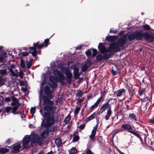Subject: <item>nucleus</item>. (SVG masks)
<instances>
[{"label": "nucleus", "instance_id": "nucleus-1", "mask_svg": "<svg viewBox=\"0 0 154 154\" xmlns=\"http://www.w3.org/2000/svg\"><path fill=\"white\" fill-rule=\"evenodd\" d=\"M114 37L113 36H106V40L107 41L112 42V43L109 45V47H105L102 43L99 44L98 48L100 51L102 53L106 52H111L112 51L117 52L120 49V47H123L125 42L124 38H121L118 40L117 43L114 42Z\"/></svg>", "mask_w": 154, "mask_h": 154}, {"label": "nucleus", "instance_id": "nucleus-2", "mask_svg": "<svg viewBox=\"0 0 154 154\" xmlns=\"http://www.w3.org/2000/svg\"><path fill=\"white\" fill-rule=\"evenodd\" d=\"M56 109V107L55 106L46 105L44 106V110L47 111V112L43 114L42 109H41L39 111L41 115L43 117L45 116L46 120L45 124H44V120L42 121L41 124L42 125H44L46 128H48L51 127L53 124L54 122V119L53 116Z\"/></svg>", "mask_w": 154, "mask_h": 154}, {"label": "nucleus", "instance_id": "nucleus-3", "mask_svg": "<svg viewBox=\"0 0 154 154\" xmlns=\"http://www.w3.org/2000/svg\"><path fill=\"white\" fill-rule=\"evenodd\" d=\"M32 141L31 144H41L42 143L43 140L42 138H40L38 135L35 134H33L31 135H26L25 136L23 140V146L25 148H28L29 146V142Z\"/></svg>", "mask_w": 154, "mask_h": 154}, {"label": "nucleus", "instance_id": "nucleus-4", "mask_svg": "<svg viewBox=\"0 0 154 154\" xmlns=\"http://www.w3.org/2000/svg\"><path fill=\"white\" fill-rule=\"evenodd\" d=\"M110 100V99H109L107 102L102 104L100 107V109L103 110V111L106 109H107L106 115L104 117L106 120L109 119L112 113V111L111 110V106L109 103V102Z\"/></svg>", "mask_w": 154, "mask_h": 154}, {"label": "nucleus", "instance_id": "nucleus-5", "mask_svg": "<svg viewBox=\"0 0 154 154\" xmlns=\"http://www.w3.org/2000/svg\"><path fill=\"white\" fill-rule=\"evenodd\" d=\"M60 69L62 72H64L66 75L67 77L66 80L68 81H71L72 75L69 71V68L65 66H62L60 68Z\"/></svg>", "mask_w": 154, "mask_h": 154}, {"label": "nucleus", "instance_id": "nucleus-6", "mask_svg": "<svg viewBox=\"0 0 154 154\" xmlns=\"http://www.w3.org/2000/svg\"><path fill=\"white\" fill-rule=\"evenodd\" d=\"M11 98L13 102L11 103V105L13 106L12 108L11 112L14 114H16V113L15 112L20 106V103L18 102L17 99L16 98L11 97Z\"/></svg>", "mask_w": 154, "mask_h": 154}, {"label": "nucleus", "instance_id": "nucleus-7", "mask_svg": "<svg viewBox=\"0 0 154 154\" xmlns=\"http://www.w3.org/2000/svg\"><path fill=\"white\" fill-rule=\"evenodd\" d=\"M53 72L55 76L58 77L59 82L61 83H63L65 79V77L63 74L56 69L53 70Z\"/></svg>", "mask_w": 154, "mask_h": 154}, {"label": "nucleus", "instance_id": "nucleus-8", "mask_svg": "<svg viewBox=\"0 0 154 154\" xmlns=\"http://www.w3.org/2000/svg\"><path fill=\"white\" fill-rule=\"evenodd\" d=\"M135 39L137 40H142L143 38V33L142 31H139L134 32Z\"/></svg>", "mask_w": 154, "mask_h": 154}, {"label": "nucleus", "instance_id": "nucleus-9", "mask_svg": "<svg viewBox=\"0 0 154 154\" xmlns=\"http://www.w3.org/2000/svg\"><path fill=\"white\" fill-rule=\"evenodd\" d=\"M49 79L51 84H50L51 86L52 87H57V84L56 82H57V79L53 75H50L49 76Z\"/></svg>", "mask_w": 154, "mask_h": 154}, {"label": "nucleus", "instance_id": "nucleus-10", "mask_svg": "<svg viewBox=\"0 0 154 154\" xmlns=\"http://www.w3.org/2000/svg\"><path fill=\"white\" fill-rule=\"evenodd\" d=\"M38 44H39V42H38L36 43H34L33 44L34 47H30L29 48L30 50L33 51L32 52V55L34 56H35L36 55L37 53V51H36L37 47L38 46Z\"/></svg>", "mask_w": 154, "mask_h": 154}, {"label": "nucleus", "instance_id": "nucleus-11", "mask_svg": "<svg viewBox=\"0 0 154 154\" xmlns=\"http://www.w3.org/2000/svg\"><path fill=\"white\" fill-rule=\"evenodd\" d=\"M97 127V125L94 127L93 129L91 131V134L89 136L90 138L93 141L95 140L94 137L96 132Z\"/></svg>", "mask_w": 154, "mask_h": 154}, {"label": "nucleus", "instance_id": "nucleus-12", "mask_svg": "<svg viewBox=\"0 0 154 154\" xmlns=\"http://www.w3.org/2000/svg\"><path fill=\"white\" fill-rule=\"evenodd\" d=\"M21 142H20L18 143L14 144L13 146V149L14 152H17L20 150V148Z\"/></svg>", "mask_w": 154, "mask_h": 154}, {"label": "nucleus", "instance_id": "nucleus-13", "mask_svg": "<svg viewBox=\"0 0 154 154\" xmlns=\"http://www.w3.org/2000/svg\"><path fill=\"white\" fill-rule=\"evenodd\" d=\"M125 93V91L123 89H122L117 91L116 94L117 97H120L124 95Z\"/></svg>", "mask_w": 154, "mask_h": 154}, {"label": "nucleus", "instance_id": "nucleus-14", "mask_svg": "<svg viewBox=\"0 0 154 154\" xmlns=\"http://www.w3.org/2000/svg\"><path fill=\"white\" fill-rule=\"evenodd\" d=\"M71 68H73L74 71L73 72L74 76L75 78H77L79 77V69L78 67H75L73 68L72 66H71Z\"/></svg>", "mask_w": 154, "mask_h": 154}, {"label": "nucleus", "instance_id": "nucleus-15", "mask_svg": "<svg viewBox=\"0 0 154 154\" xmlns=\"http://www.w3.org/2000/svg\"><path fill=\"white\" fill-rule=\"evenodd\" d=\"M122 127L123 129L127 130L128 132H129V131H131L132 129V128L131 125L128 124H123Z\"/></svg>", "mask_w": 154, "mask_h": 154}, {"label": "nucleus", "instance_id": "nucleus-16", "mask_svg": "<svg viewBox=\"0 0 154 154\" xmlns=\"http://www.w3.org/2000/svg\"><path fill=\"white\" fill-rule=\"evenodd\" d=\"M45 93L50 98H51V92L50 91V88L48 86H46L44 89Z\"/></svg>", "mask_w": 154, "mask_h": 154}, {"label": "nucleus", "instance_id": "nucleus-17", "mask_svg": "<svg viewBox=\"0 0 154 154\" xmlns=\"http://www.w3.org/2000/svg\"><path fill=\"white\" fill-rule=\"evenodd\" d=\"M102 99V97H99L95 103L92 105L90 108V109H92L94 108L97 106L100 103Z\"/></svg>", "mask_w": 154, "mask_h": 154}, {"label": "nucleus", "instance_id": "nucleus-18", "mask_svg": "<svg viewBox=\"0 0 154 154\" xmlns=\"http://www.w3.org/2000/svg\"><path fill=\"white\" fill-rule=\"evenodd\" d=\"M5 66L4 64H2L0 66V74L3 75L6 73V71Z\"/></svg>", "mask_w": 154, "mask_h": 154}, {"label": "nucleus", "instance_id": "nucleus-19", "mask_svg": "<svg viewBox=\"0 0 154 154\" xmlns=\"http://www.w3.org/2000/svg\"><path fill=\"white\" fill-rule=\"evenodd\" d=\"M49 135V132L48 130H45L43 131L42 133L41 136L43 138H46L48 137Z\"/></svg>", "mask_w": 154, "mask_h": 154}, {"label": "nucleus", "instance_id": "nucleus-20", "mask_svg": "<svg viewBox=\"0 0 154 154\" xmlns=\"http://www.w3.org/2000/svg\"><path fill=\"white\" fill-rule=\"evenodd\" d=\"M55 143L57 146H60L62 143V141L60 138H57L55 140Z\"/></svg>", "mask_w": 154, "mask_h": 154}, {"label": "nucleus", "instance_id": "nucleus-21", "mask_svg": "<svg viewBox=\"0 0 154 154\" xmlns=\"http://www.w3.org/2000/svg\"><path fill=\"white\" fill-rule=\"evenodd\" d=\"M151 35L148 33L145 32L143 33V38H144L146 40H149L150 38Z\"/></svg>", "mask_w": 154, "mask_h": 154}, {"label": "nucleus", "instance_id": "nucleus-22", "mask_svg": "<svg viewBox=\"0 0 154 154\" xmlns=\"http://www.w3.org/2000/svg\"><path fill=\"white\" fill-rule=\"evenodd\" d=\"M44 101V103H45L46 102L48 104L52 106L54 104V102L51 100H49L48 99H45V97H44L43 98Z\"/></svg>", "mask_w": 154, "mask_h": 154}, {"label": "nucleus", "instance_id": "nucleus-23", "mask_svg": "<svg viewBox=\"0 0 154 154\" xmlns=\"http://www.w3.org/2000/svg\"><path fill=\"white\" fill-rule=\"evenodd\" d=\"M69 152L70 154H74L77 152V149L75 147H73L69 150Z\"/></svg>", "mask_w": 154, "mask_h": 154}, {"label": "nucleus", "instance_id": "nucleus-24", "mask_svg": "<svg viewBox=\"0 0 154 154\" xmlns=\"http://www.w3.org/2000/svg\"><path fill=\"white\" fill-rule=\"evenodd\" d=\"M128 38L130 41H132L135 39V33L131 34L128 36Z\"/></svg>", "mask_w": 154, "mask_h": 154}, {"label": "nucleus", "instance_id": "nucleus-25", "mask_svg": "<svg viewBox=\"0 0 154 154\" xmlns=\"http://www.w3.org/2000/svg\"><path fill=\"white\" fill-rule=\"evenodd\" d=\"M129 117L134 120L135 121H137V117L133 113H130L129 115Z\"/></svg>", "mask_w": 154, "mask_h": 154}, {"label": "nucleus", "instance_id": "nucleus-26", "mask_svg": "<svg viewBox=\"0 0 154 154\" xmlns=\"http://www.w3.org/2000/svg\"><path fill=\"white\" fill-rule=\"evenodd\" d=\"M129 132L133 134V135L136 136L137 137H140L139 134L136 132L134 130H133V129L131 131H129Z\"/></svg>", "mask_w": 154, "mask_h": 154}, {"label": "nucleus", "instance_id": "nucleus-27", "mask_svg": "<svg viewBox=\"0 0 154 154\" xmlns=\"http://www.w3.org/2000/svg\"><path fill=\"white\" fill-rule=\"evenodd\" d=\"M95 114L93 113L87 118V121H90L94 118Z\"/></svg>", "mask_w": 154, "mask_h": 154}, {"label": "nucleus", "instance_id": "nucleus-28", "mask_svg": "<svg viewBox=\"0 0 154 154\" xmlns=\"http://www.w3.org/2000/svg\"><path fill=\"white\" fill-rule=\"evenodd\" d=\"M103 59V56L101 54H99L96 56V59L98 61H100Z\"/></svg>", "mask_w": 154, "mask_h": 154}, {"label": "nucleus", "instance_id": "nucleus-29", "mask_svg": "<svg viewBox=\"0 0 154 154\" xmlns=\"http://www.w3.org/2000/svg\"><path fill=\"white\" fill-rule=\"evenodd\" d=\"M83 95V93L81 91H77L76 94V96L79 97H81Z\"/></svg>", "mask_w": 154, "mask_h": 154}, {"label": "nucleus", "instance_id": "nucleus-30", "mask_svg": "<svg viewBox=\"0 0 154 154\" xmlns=\"http://www.w3.org/2000/svg\"><path fill=\"white\" fill-rule=\"evenodd\" d=\"M80 109V108L79 107H76L75 109L74 112L75 114L77 115Z\"/></svg>", "mask_w": 154, "mask_h": 154}, {"label": "nucleus", "instance_id": "nucleus-31", "mask_svg": "<svg viewBox=\"0 0 154 154\" xmlns=\"http://www.w3.org/2000/svg\"><path fill=\"white\" fill-rule=\"evenodd\" d=\"M79 137L78 135H75L73 137L72 141L73 142H75L79 140Z\"/></svg>", "mask_w": 154, "mask_h": 154}, {"label": "nucleus", "instance_id": "nucleus-32", "mask_svg": "<svg viewBox=\"0 0 154 154\" xmlns=\"http://www.w3.org/2000/svg\"><path fill=\"white\" fill-rule=\"evenodd\" d=\"M10 72L12 76H14L16 77H17L18 76L17 72H15L13 70H11Z\"/></svg>", "mask_w": 154, "mask_h": 154}, {"label": "nucleus", "instance_id": "nucleus-33", "mask_svg": "<svg viewBox=\"0 0 154 154\" xmlns=\"http://www.w3.org/2000/svg\"><path fill=\"white\" fill-rule=\"evenodd\" d=\"M85 53L87 57H91V51L90 50H88L85 52Z\"/></svg>", "mask_w": 154, "mask_h": 154}, {"label": "nucleus", "instance_id": "nucleus-34", "mask_svg": "<svg viewBox=\"0 0 154 154\" xmlns=\"http://www.w3.org/2000/svg\"><path fill=\"white\" fill-rule=\"evenodd\" d=\"M71 119L70 115H68L64 120V122H66L70 121Z\"/></svg>", "mask_w": 154, "mask_h": 154}, {"label": "nucleus", "instance_id": "nucleus-35", "mask_svg": "<svg viewBox=\"0 0 154 154\" xmlns=\"http://www.w3.org/2000/svg\"><path fill=\"white\" fill-rule=\"evenodd\" d=\"M32 62L31 60L29 62L27 63L26 64L27 67L28 69L30 68L32 66Z\"/></svg>", "mask_w": 154, "mask_h": 154}, {"label": "nucleus", "instance_id": "nucleus-36", "mask_svg": "<svg viewBox=\"0 0 154 154\" xmlns=\"http://www.w3.org/2000/svg\"><path fill=\"white\" fill-rule=\"evenodd\" d=\"M35 107H32L30 109V111L32 115H33L35 112Z\"/></svg>", "mask_w": 154, "mask_h": 154}, {"label": "nucleus", "instance_id": "nucleus-37", "mask_svg": "<svg viewBox=\"0 0 154 154\" xmlns=\"http://www.w3.org/2000/svg\"><path fill=\"white\" fill-rule=\"evenodd\" d=\"M91 60L90 59H87L85 62V65H86L88 66H90L91 64Z\"/></svg>", "mask_w": 154, "mask_h": 154}, {"label": "nucleus", "instance_id": "nucleus-38", "mask_svg": "<svg viewBox=\"0 0 154 154\" xmlns=\"http://www.w3.org/2000/svg\"><path fill=\"white\" fill-rule=\"evenodd\" d=\"M88 66L86 65H83L82 67V70L84 72H85L88 69Z\"/></svg>", "mask_w": 154, "mask_h": 154}, {"label": "nucleus", "instance_id": "nucleus-39", "mask_svg": "<svg viewBox=\"0 0 154 154\" xmlns=\"http://www.w3.org/2000/svg\"><path fill=\"white\" fill-rule=\"evenodd\" d=\"M20 66L22 68H24L25 67V64L23 60H20Z\"/></svg>", "mask_w": 154, "mask_h": 154}, {"label": "nucleus", "instance_id": "nucleus-40", "mask_svg": "<svg viewBox=\"0 0 154 154\" xmlns=\"http://www.w3.org/2000/svg\"><path fill=\"white\" fill-rule=\"evenodd\" d=\"M1 152L3 153H6L8 151V149L6 148H2L1 149Z\"/></svg>", "mask_w": 154, "mask_h": 154}, {"label": "nucleus", "instance_id": "nucleus-41", "mask_svg": "<svg viewBox=\"0 0 154 154\" xmlns=\"http://www.w3.org/2000/svg\"><path fill=\"white\" fill-rule=\"evenodd\" d=\"M103 59H107L109 57V55L107 53L103 55Z\"/></svg>", "mask_w": 154, "mask_h": 154}, {"label": "nucleus", "instance_id": "nucleus-42", "mask_svg": "<svg viewBox=\"0 0 154 154\" xmlns=\"http://www.w3.org/2000/svg\"><path fill=\"white\" fill-rule=\"evenodd\" d=\"M93 54H92V56L93 57H94L97 53V50L95 49H93L92 50Z\"/></svg>", "mask_w": 154, "mask_h": 154}, {"label": "nucleus", "instance_id": "nucleus-43", "mask_svg": "<svg viewBox=\"0 0 154 154\" xmlns=\"http://www.w3.org/2000/svg\"><path fill=\"white\" fill-rule=\"evenodd\" d=\"M85 124H84L80 125V126L78 127V128L81 130H83L84 128L85 127Z\"/></svg>", "mask_w": 154, "mask_h": 154}, {"label": "nucleus", "instance_id": "nucleus-44", "mask_svg": "<svg viewBox=\"0 0 154 154\" xmlns=\"http://www.w3.org/2000/svg\"><path fill=\"white\" fill-rule=\"evenodd\" d=\"M143 27L145 29L147 30H150V26L146 24L143 26Z\"/></svg>", "mask_w": 154, "mask_h": 154}, {"label": "nucleus", "instance_id": "nucleus-45", "mask_svg": "<svg viewBox=\"0 0 154 154\" xmlns=\"http://www.w3.org/2000/svg\"><path fill=\"white\" fill-rule=\"evenodd\" d=\"M18 76H19L20 78H22L23 76V73L22 72H17Z\"/></svg>", "mask_w": 154, "mask_h": 154}, {"label": "nucleus", "instance_id": "nucleus-46", "mask_svg": "<svg viewBox=\"0 0 154 154\" xmlns=\"http://www.w3.org/2000/svg\"><path fill=\"white\" fill-rule=\"evenodd\" d=\"M49 41L48 39H45L44 41V43L45 44V46L47 47L48 45V43H49Z\"/></svg>", "mask_w": 154, "mask_h": 154}, {"label": "nucleus", "instance_id": "nucleus-47", "mask_svg": "<svg viewBox=\"0 0 154 154\" xmlns=\"http://www.w3.org/2000/svg\"><path fill=\"white\" fill-rule=\"evenodd\" d=\"M11 107H7L6 108L5 110L8 113L10 112V111H11Z\"/></svg>", "mask_w": 154, "mask_h": 154}, {"label": "nucleus", "instance_id": "nucleus-48", "mask_svg": "<svg viewBox=\"0 0 154 154\" xmlns=\"http://www.w3.org/2000/svg\"><path fill=\"white\" fill-rule=\"evenodd\" d=\"M112 72L113 75H114L119 73V71L118 70L117 71H115L114 70H112Z\"/></svg>", "mask_w": 154, "mask_h": 154}, {"label": "nucleus", "instance_id": "nucleus-49", "mask_svg": "<svg viewBox=\"0 0 154 154\" xmlns=\"http://www.w3.org/2000/svg\"><path fill=\"white\" fill-rule=\"evenodd\" d=\"M122 129H118L116 130H114L113 131V133L115 134H116L117 133L122 131Z\"/></svg>", "mask_w": 154, "mask_h": 154}, {"label": "nucleus", "instance_id": "nucleus-50", "mask_svg": "<svg viewBox=\"0 0 154 154\" xmlns=\"http://www.w3.org/2000/svg\"><path fill=\"white\" fill-rule=\"evenodd\" d=\"M86 152L87 154H94L93 152L89 149H88L86 150Z\"/></svg>", "mask_w": 154, "mask_h": 154}, {"label": "nucleus", "instance_id": "nucleus-51", "mask_svg": "<svg viewBox=\"0 0 154 154\" xmlns=\"http://www.w3.org/2000/svg\"><path fill=\"white\" fill-rule=\"evenodd\" d=\"M43 43L42 44H40L39 45L38 44L37 47V48L38 49H40L41 48H42L43 47Z\"/></svg>", "mask_w": 154, "mask_h": 154}, {"label": "nucleus", "instance_id": "nucleus-52", "mask_svg": "<svg viewBox=\"0 0 154 154\" xmlns=\"http://www.w3.org/2000/svg\"><path fill=\"white\" fill-rule=\"evenodd\" d=\"M22 55L24 56H26L28 55V53L26 52L22 51L21 52Z\"/></svg>", "mask_w": 154, "mask_h": 154}, {"label": "nucleus", "instance_id": "nucleus-53", "mask_svg": "<svg viewBox=\"0 0 154 154\" xmlns=\"http://www.w3.org/2000/svg\"><path fill=\"white\" fill-rule=\"evenodd\" d=\"M43 85L44 84V82H42V84H41V89H40V95L41 96V95H42V90H43V88H42V85Z\"/></svg>", "mask_w": 154, "mask_h": 154}, {"label": "nucleus", "instance_id": "nucleus-54", "mask_svg": "<svg viewBox=\"0 0 154 154\" xmlns=\"http://www.w3.org/2000/svg\"><path fill=\"white\" fill-rule=\"evenodd\" d=\"M149 122L154 124V116L149 120Z\"/></svg>", "mask_w": 154, "mask_h": 154}, {"label": "nucleus", "instance_id": "nucleus-55", "mask_svg": "<svg viewBox=\"0 0 154 154\" xmlns=\"http://www.w3.org/2000/svg\"><path fill=\"white\" fill-rule=\"evenodd\" d=\"M5 100L7 102H8L9 101H11V99L10 97H8L6 98L5 99Z\"/></svg>", "mask_w": 154, "mask_h": 154}, {"label": "nucleus", "instance_id": "nucleus-56", "mask_svg": "<svg viewBox=\"0 0 154 154\" xmlns=\"http://www.w3.org/2000/svg\"><path fill=\"white\" fill-rule=\"evenodd\" d=\"M4 61V59L3 57H0V62H3Z\"/></svg>", "mask_w": 154, "mask_h": 154}, {"label": "nucleus", "instance_id": "nucleus-57", "mask_svg": "<svg viewBox=\"0 0 154 154\" xmlns=\"http://www.w3.org/2000/svg\"><path fill=\"white\" fill-rule=\"evenodd\" d=\"M83 100L82 99H79L78 100V102L79 103H81L83 101Z\"/></svg>", "mask_w": 154, "mask_h": 154}, {"label": "nucleus", "instance_id": "nucleus-58", "mask_svg": "<svg viewBox=\"0 0 154 154\" xmlns=\"http://www.w3.org/2000/svg\"><path fill=\"white\" fill-rule=\"evenodd\" d=\"M143 91H141V92H140V96H142V95H143Z\"/></svg>", "mask_w": 154, "mask_h": 154}, {"label": "nucleus", "instance_id": "nucleus-59", "mask_svg": "<svg viewBox=\"0 0 154 154\" xmlns=\"http://www.w3.org/2000/svg\"><path fill=\"white\" fill-rule=\"evenodd\" d=\"M52 151L50 152L47 153L46 154H52Z\"/></svg>", "mask_w": 154, "mask_h": 154}, {"label": "nucleus", "instance_id": "nucleus-60", "mask_svg": "<svg viewBox=\"0 0 154 154\" xmlns=\"http://www.w3.org/2000/svg\"><path fill=\"white\" fill-rule=\"evenodd\" d=\"M81 47H78L76 48V49L79 50L81 49Z\"/></svg>", "mask_w": 154, "mask_h": 154}, {"label": "nucleus", "instance_id": "nucleus-61", "mask_svg": "<svg viewBox=\"0 0 154 154\" xmlns=\"http://www.w3.org/2000/svg\"><path fill=\"white\" fill-rule=\"evenodd\" d=\"M23 82H24V81H20V83L21 84H23Z\"/></svg>", "mask_w": 154, "mask_h": 154}, {"label": "nucleus", "instance_id": "nucleus-62", "mask_svg": "<svg viewBox=\"0 0 154 154\" xmlns=\"http://www.w3.org/2000/svg\"><path fill=\"white\" fill-rule=\"evenodd\" d=\"M2 48H3L2 47L0 46V50H1V49H2Z\"/></svg>", "mask_w": 154, "mask_h": 154}, {"label": "nucleus", "instance_id": "nucleus-63", "mask_svg": "<svg viewBox=\"0 0 154 154\" xmlns=\"http://www.w3.org/2000/svg\"><path fill=\"white\" fill-rule=\"evenodd\" d=\"M2 82V80L0 79V84H1Z\"/></svg>", "mask_w": 154, "mask_h": 154}, {"label": "nucleus", "instance_id": "nucleus-64", "mask_svg": "<svg viewBox=\"0 0 154 154\" xmlns=\"http://www.w3.org/2000/svg\"><path fill=\"white\" fill-rule=\"evenodd\" d=\"M15 72H17V70L16 69H15Z\"/></svg>", "mask_w": 154, "mask_h": 154}]
</instances>
